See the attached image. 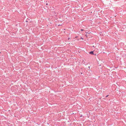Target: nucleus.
I'll list each match as a JSON object with an SVG mask.
<instances>
[{"label": "nucleus", "instance_id": "3", "mask_svg": "<svg viewBox=\"0 0 126 126\" xmlns=\"http://www.w3.org/2000/svg\"><path fill=\"white\" fill-rule=\"evenodd\" d=\"M81 30L82 31H83V29H81Z\"/></svg>", "mask_w": 126, "mask_h": 126}, {"label": "nucleus", "instance_id": "2", "mask_svg": "<svg viewBox=\"0 0 126 126\" xmlns=\"http://www.w3.org/2000/svg\"><path fill=\"white\" fill-rule=\"evenodd\" d=\"M109 96V95H107L106 96V97H107L108 96Z\"/></svg>", "mask_w": 126, "mask_h": 126}, {"label": "nucleus", "instance_id": "7", "mask_svg": "<svg viewBox=\"0 0 126 126\" xmlns=\"http://www.w3.org/2000/svg\"><path fill=\"white\" fill-rule=\"evenodd\" d=\"M89 68H90V67H89Z\"/></svg>", "mask_w": 126, "mask_h": 126}, {"label": "nucleus", "instance_id": "1", "mask_svg": "<svg viewBox=\"0 0 126 126\" xmlns=\"http://www.w3.org/2000/svg\"><path fill=\"white\" fill-rule=\"evenodd\" d=\"M89 53L90 54H92V55H94V51H91L89 52Z\"/></svg>", "mask_w": 126, "mask_h": 126}, {"label": "nucleus", "instance_id": "4", "mask_svg": "<svg viewBox=\"0 0 126 126\" xmlns=\"http://www.w3.org/2000/svg\"><path fill=\"white\" fill-rule=\"evenodd\" d=\"M46 5H48V4L47 3L46 4Z\"/></svg>", "mask_w": 126, "mask_h": 126}, {"label": "nucleus", "instance_id": "6", "mask_svg": "<svg viewBox=\"0 0 126 126\" xmlns=\"http://www.w3.org/2000/svg\"><path fill=\"white\" fill-rule=\"evenodd\" d=\"M70 39V38H68V39Z\"/></svg>", "mask_w": 126, "mask_h": 126}, {"label": "nucleus", "instance_id": "5", "mask_svg": "<svg viewBox=\"0 0 126 126\" xmlns=\"http://www.w3.org/2000/svg\"><path fill=\"white\" fill-rule=\"evenodd\" d=\"M85 35H86V36H87V34H86Z\"/></svg>", "mask_w": 126, "mask_h": 126}]
</instances>
